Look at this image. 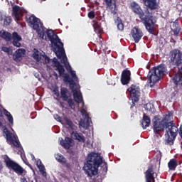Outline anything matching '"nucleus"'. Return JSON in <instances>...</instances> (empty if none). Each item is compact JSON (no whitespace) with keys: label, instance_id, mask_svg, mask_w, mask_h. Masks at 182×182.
Returning <instances> with one entry per match:
<instances>
[{"label":"nucleus","instance_id":"1","mask_svg":"<svg viewBox=\"0 0 182 182\" xmlns=\"http://www.w3.org/2000/svg\"><path fill=\"white\" fill-rule=\"evenodd\" d=\"M26 22L29 23L30 26H32L34 31H36L38 35L42 39H46L45 35H47V38L51 42L52 46L55 47L57 58L61 59V63H63L67 70L72 69L70 65L68 63V58L65 53V48H63V43L60 41V38L55 33V31L53 30L45 31L46 28L43 27V23L41 22V19L33 15L30 16L28 18L26 16ZM56 49H58V51H56Z\"/></svg>","mask_w":182,"mask_h":182},{"label":"nucleus","instance_id":"2","mask_svg":"<svg viewBox=\"0 0 182 182\" xmlns=\"http://www.w3.org/2000/svg\"><path fill=\"white\" fill-rule=\"evenodd\" d=\"M169 63L173 66L178 68V73L172 77L175 87V91L173 95L174 97H181L182 96V57L181 51L178 49H173L169 53Z\"/></svg>","mask_w":182,"mask_h":182},{"label":"nucleus","instance_id":"3","mask_svg":"<svg viewBox=\"0 0 182 182\" xmlns=\"http://www.w3.org/2000/svg\"><path fill=\"white\" fill-rule=\"evenodd\" d=\"M173 112H168L161 119L153 120V130L155 134H160L164 129L173 130L176 132L178 127L176 123L171 120Z\"/></svg>","mask_w":182,"mask_h":182},{"label":"nucleus","instance_id":"4","mask_svg":"<svg viewBox=\"0 0 182 182\" xmlns=\"http://www.w3.org/2000/svg\"><path fill=\"white\" fill-rule=\"evenodd\" d=\"M103 164V157L97 153L92 152L88 154L87 163L84 166V170L88 177H93L97 174V170Z\"/></svg>","mask_w":182,"mask_h":182},{"label":"nucleus","instance_id":"5","mask_svg":"<svg viewBox=\"0 0 182 182\" xmlns=\"http://www.w3.org/2000/svg\"><path fill=\"white\" fill-rule=\"evenodd\" d=\"M130 8L134 14L138 15L139 19H141V22L144 25L146 31L151 35H154V31L151 28V25L150 23V18H151V16H148L146 14V10L143 11L141 7L139 4L136 3V1H133L130 4Z\"/></svg>","mask_w":182,"mask_h":182},{"label":"nucleus","instance_id":"6","mask_svg":"<svg viewBox=\"0 0 182 182\" xmlns=\"http://www.w3.org/2000/svg\"><path fill=\"white\" fill-rule=\"evenodd\" d=\"M164 73H166V68L161 65L150 69L148 77L149 83L151 86H154L161 79V76H164Z\"/></svg>","mask_w":182,"mask_h":182},{"label":"nucleus","instance_id":"7","mask_svg":"<svg viewBox=\"0 0 182 182\" xmlns=\"http://www.w3.org/2000/svg\"><path fill=\"white\" fill-rule=\"evenodd\" d=\"M146 4L148 8L145 9V14L148 15V16H151L149 23H151L152 31H154L156 22H154V16H153V15L154 14V11L159 9V4H157V0H146Z\"/></svg>","mask_w":182,"mask_h":182},{"label":"nucleus","instance_id":"8","mask_svg":"<svg viewBox=\"0 0 182 182\" xmlns=\"http://www.w3.org/2000/svg\"><path fill=\"white\" fill-rule=\"evenodd\" d=\"M6 166L7 168H9V170H13L16 174H18V176H26V171L18 163L11 160V159L7 158L5 160Z\"/></svg>","mask_w":182,"mask_h":182},{"label":"nucleus","instance_id":"9","mask_svg":"<svg viewBox=\"0 0 182 182\" xmlns=\"http://www.w3.org/2000/svg\"><path fill=\"white\" fill-rule=\"evenodd\" d=\"M60 97L63 102H67L70 109H75V102L72 99V93L68 88L65 87L60 88Z\"/></svg>","mask_w":182,"mask_h":182},{"label":"nucleus","instance_id":"10","mask_svg":"<svg viewBox=\"0 0 182 182\" xmlns=\"http://www.w3.org/2000/svg\"><path fill=\"white\" fill-rule=\"evenodd\" d=\"M3 133L5 134L7 141H9L11 144L15 146V147L21 146L19 141L16 139V137L14 136V134L8 130V128H6V127H3Z\"/></svg>","mask_w":182,"mask_h":182},{"label":"nucleus","instance_id":"11","mask_svg":"<svg viewBox=\"0 0 182 182\" xmlns=\"http://www.w3.org/2000/svg\"><path fill=\"white\" fill-rule=\"evenodd\" d=\"M130 35L132 38L134 39V42L135 43H139L143 36H144V33H143V31L139 26H134L131 30Z\"/></svg>","mask_w":182,"mask_h":182},{"label":"nucleus","instance_id":"12","mask_svg":"<svg viewBox=\"0 0 182 182\" xmlns=\"http://www.w3.org/2000/svg\"><path fill=\"white\" fill-rule=\"evenodd\" d=\"M127 92H129L133 102H139L140 100V87L136 85H132L127 89Z\"/></svg>","mask_w":182,"mask_h":182},{"label":"nucleus","instance_id":"13","mask_svg":"<svg viewBox=\"0 0 182 182\" xmlns=\"http://www.w3.org/2000/svg\"><path fill=\"white\" fill-rule=\"evenodd\" d=\"M178 132V128H176V131H173L172 129H166V133L168 136L166 141V144H168L169 146H173V144H174V140H176V137H177Z\"/></svg>","mask_w":182,"mask_h":182},{"label":"nucleus","instance_id":"14","mask_svg":"<svg viewBox=\"0 0 182 182\" xmlns=\"http://www.w3.org/2000/svg\"><path fill=\"white\" fill-rule=\"evenodd\" d=\"M132 80V73L128 68L123 70L121 75V83L123 85H129Z\"/></svg>","mask_w":182,"mask_h":182},{"label":"nucleus","instance_id":"15","mask_svg":"<svg viewBox=\"0 0 182 182\" xmlns=\"http://www.w3.org/2000/svg\"><path fill=\"white\" fill-rule=\"evenodd\" d=\"M171 32H173V36H176V38L180 36V32H181V27L180 26L178 18L176 19L175 21L171 22Z\"/></svg>","mask_w":182,"mask_h":182},{"label":"nucleus","instance_id":"16","mask_svg":"<svg viewBox=\"0 0 182 182\" xmlns=\"http://www.w3.org/2000/svg\"><path fill=\"white\" fill-rule=\"evenodd\" d=\"M60 144L65 149V150H69L70 147L75 144V142L72 138H69L68 136H65V139L63 138H59Z\"/></svg>","mask_w":182,"mask_h":182},{"label":"nucleus","instance_id":"17","mask_svg":"<svg viewBox=\"0 0 182 182\" xmlns=\"http://www.w3.org/2000/svg\"><path fill=\"white\" fill-rule=\"evenodd\" d=\"M155 174L156 173L153 169V166H149L145 172L146 182H156V177L154 176Z\"/></svg>","mask_w":182,"mask_h":182},{"label":"nucleus","instance_id":"18","mask_svg":"<svg viewBox=\"0 0 182 182\" xmlns=\"http://www.w3.org/2000/svg\"><path fill=\"white\" fill-rule=\"evenodd\" d=\"M26 50L23 48H19L15 51L14 54L13 55V59L16 62H21L22 60V58L25 56Z\"/></svg>","mask_w":182,"mask_h":182},{"label":"nucleus","instance_id":"19","mask_svg":"<svg viewBox=\"0 0 182 182\" xmlns=\"http://www.w3.org/2000/svg\"><path fill=\"white\" fill-rule=\"evenodd\" d=\"M53 62L55 67V70L58 72L59 76H63V75H65V67H63V65L60 64V62H59L56 58H53Z\"/></svg>","mask_w":182,"mask_h":182},{"label":"nucleus","instance_id":"20","mask_svg":"<svg viewBox=\"0 0 182 182\" xmlns=\"http://www.w3.org/2000/svg\"><path fill=\"white\" fill-rule=\"evenodd\" d=\"M105 4L107 8L110 9V12L112 15L117 14V6H116V1L114 0H105Z\"/></svg>","mask_w":182,"mask_h":182},{"label":"nucleus","instance_id":"21","mask_svg":"<svg viewBox=\"0 0 182 182\" xmlns=\"http://www.w3.org/2000/svg\"><path fill=\"white\" fill-rule=\"evenodd\" d=\"M4 21V25L6 26H9L11 25V22H12V17L9 16H6L0 13V22Z\"/></svg>","mask_w":182,"mask_h":182},{"label":"nucleus","instance_id":"22","mask_svg":"<svg viewBox=\"0 0 182 182\" xmlns=\"http://www.w3.org/2000/svg\"><path fill=\"white\" fill-rule=\"evenodd\" d=\"M85 113V117L86 119V121H81L80 122V126H82V127H89V126H90V117H89V114H87V112H86V110H82V113Z\"/></svg>","mask_w":182,"mask_h":182},{"label":"nucleus","instance_id":"23","mask_svg":"<svg viewBox=\"0 0 182 182\" xmlns=\"http://www.w3.org/2000/svg\"><path fill=\"white\" fill-rule=\"evenodd\" d=\"M151 119H150V117L147 116L146 114H144L143 119L141 122V124L143 127V129H147V127H149L150 126V123H151Z\"/></svg>","mask_w":182,"mask_h":182},{"label":"nucleus","instance_id":"24","mask_svg":"<svg viewBox=\"0 0 182 182\" xmlns=\"http://www.w3.org/2000/svg\"><path fill=\"white\" fill-rule=\"evenodd\" d=\"M36 166L39 169L40 173H41L42 176L43 177H46L47 173H46V171H45L46 170L45 166L42 164V161H41V159L37 160Z\"/></svg>","mask_w":182,"mask_h":182},{"label":"nucleus","instance_id":"25","mask_svg":"<svg viewBox=\"0 0 182 182\" xmlns=\"http://www.w3.org/2000/svg\"><path fill=\"white\" fill-rule=\"evenodd\" d=\"M73 95L74 100L76 102V103H85L83 102V97L82 96V94L79 93L77 90H75L74 92H73Z\"/></svg>","mask_w":182,"mask_h":182},{"label":"nucleus","instance_id":"26","mask_svg":"<svg viewBox=\"0 0 182 182\" xmlns=\"http://www.w3.org/2000/svg\"><path fill=\"white\" fill-rule=\"evenodd\" d=\"M177 166H178V164L177 162V159H171L168 163V167L169 170H172V171L176 170V168H177Z\"/></svg>","mask_w":182,"mask_h":182},{"label":"nucleus","instance_id":"27","mask_svg":"<svg viewBox=\"0 0 182 182\" xmlns=\"http://www.w3.org/2000/svg\"><path fill=\"white\" fill-rule=\"evenodd\" d=\"M19 6H14L13 7V15L16 18V21H20L21 19V12H19Z\"/></svg>","mask_w":182,"mask_h":182},{"label":"nucleus","instance_id":"28","mask_svg":"<svg viewBox=\"0 0 182 182\" xmlns=\"http://www.w3.org/2000/svg\"><path fill=\"white\" fill-rule=\"evenodd\" d=\"M74 139L75 140L80 141V143H85L86 141V139H85L83 134H79L77 132L74 133Z\"/></svg>","mask_w":182,"mask_h":182},{"label":"nucleus","instance_id":"29","mask_svg":"<svg viewBox=\"0 0 182 182\" xmlns=\"http://www.w3.org/2000/svg\"><path fill=\"white\" fill-rule=\"evenodd\" d=\"M115 22L117 23V28L118 31H120V32L124 31V24L123 23V21L120 17H117Z\"/></svg>","mask_w":182,"mask_h":182},{"label":"nucleus","instance_id":"30","mask_svg":"<svg viewBox=\"0 0 182 182\" xmlns=\"http://www.w3.org/2000/svg\"><path fill=\"white\" fill-rule=\"evenodd\" d=\"M92 26L94 28V31L96 33H100L102 32V27L99 25L97 21L94 20L92 21Z\"/></svg>","mask_w":182,"mask_h":182},{"label":"nucleus","instance_id":"31","mask_svg":"<svg viewBox=\"0 0 182 182\" xmlns=\"http://www.w3.org/2000/svg\"><path fill=\"white\" fill-rule=\"evenodd\" d=\"M55 160H57V161H58V163H60V164H66L67 163V160L66 158H65V156H63V155L58 154L55 156Z\"/></svg>","mask_w":182,"mask_h":182},{"label":"nucleus","instance_id":"32","mask_svg":"<svg viewBox=\"0 0 182 182\" xmlns=\"http://www.w3.org/2000/svg\"><path fill=\"white\" fill-rule=\"evenodd\" d=\"M1 36L6 42H10L12 40V34L11 33L4 31Z\"/></svg>","mask_w":182,"mask_h":182},{"label":"nucleus","instance_id":"33","mask_svg":"<svg viewBox=\"0 0 182 182\" xmlns=\"http://www.w3.org/2000/svg\"><path fill=\"white\" fill-rule=\"evenodd\" d=\"M69 83H70V89L72 93H74L75 90H77V88H75V86H76V82H75L73 80H70V81H69Z\"/></svg>","mask_w":182,"mask_h":182},{"label":"nucleus","instance_id":"34","mask_svg":"<svg viewBox=\"0 0 182 182\" xmlns=\"http://www.w3.org/2000/svg\"><path fill=\"white\" fill-rule=\"evenodd\" d=\"M5 115L7 117V119L11 124H14V117L11 114V112L6 110Z\"/></svg>","mask_w":182,"mask_h":182},{"label":"nucleus","instance_id":"35","mask_svg":"<svg viewBox=\"0 0 182 182\" xmlns=\"http://www.w3.org/2000/svg\"><path fill=\"white\" fill-rule=\"evenodd\" d=\"M11 38L13 41H22V37H21V36H19V34H18L16 32L13 33Z\"/></svg>","mask_w":182,"mask_h":182},{"label":"nucleus","instance_id":"36","mask_svg":"<svg viewBox=\"0 0 182 182\" xmlns=\"http://www.w3.org/2000/svg\"><path fill=\"white\" fill-rule=\"evenodd\" d=\"M144 108L147 110V112H154V105L151 103H148L145 105Z\"/></svg>","mask_w":182,"mask_h":182},{"label":"nucleus","instance_id":"37","mask_svg":"<svg viewBox=\"0 0 182 182\" xmlns=\"http://www.w3.org/2000/svg\"><path fill=\"white\" fill-rule=\"evenodd\" d=\"M19 42H21V41L13 40L12 43H13L14 46H16V48H21V44Z\"/></svg>","mask_w":182,"mask_h":182},{"label":"nucleus","instance_id":"38","mask_svg":"<svg viewBox=\"0 0 182 182\" xmlns=\"http://www.w3.org/2000/svg\"><path fill=\"white\" fill-rule=\"evenodd\" d=\"M65 124L70 127V129H72L73 127V122H72V120L69 119H65Z\"/></svg>","mask_w":182,"mask_h":182},{"label":"nucleus","instance_id":"39","mask_svg":"<svg viewBox=\"0 0 182 182\" xmlns=\"http://www.w3.org/2000/svg\"><path fill=\"white\" fill-rule=\"evenodd\" d=\"M87 16L88 18H90V19H95V16H96V14H95V11H91L88 13Z\"/></svg>","mask_w":182,"mask_h":182},{"label":"nucleus","instance_id":"40","mask_svg":"<svg viewBox=\"0 0 182 182\" xmlns=\"http://www.w3.org/2000/svg\"><path fill=\"white\" fill-rule=\"evenodd\" d=\"M63 80L64 82H70V76L69 75V74H65L64 77H63Z\"/></svg>","mask_w":182,"mask_h":182},{"label":"nucleus","instance_id":"41","mask_svg":"<svg viewBox=\"0 0 182 182\" xmlns=\"http://www.w3.org/2000/svg\"><path fill=\"white\" fill-rule=\"evenodd\" d=\"M54 119L57 121V122H62V118L60 117V116H59V114H55L53 115Z\"/></svg>","mask_w":182,"mask_h":182},{"label":"nucleus","instance_id":"42","mask_svg":"<svg viewBox=\"0 0 182 182\" xmlns=\"http://www.w3.org/2000/svg\"><path fill=\"white\" fill-rule=\"evenodd\" d=\"M1 50L3 52H5L6 53H8V54H9V52H11V50L8 47H2Z\"/></svg>","mask_w":182,"mask_h":182},{"label":"nucleus","instance_id":"43","mask_svg":"<svg viewBox=\"0 0 182 182\" xmlns=\"http://www.w3.org/2000/svg\"><path fill=\"white\" fill-rule=\"evenodd\" d=\"M103 166L102 171L104 173H107V163L105 162Z\"/></svg>","mask_w":182,"mask_h":182},{"label":"nucleus","instance_id":"44","mask_svg":"<svg viewBox=\"0 0 182 182\" xmlns=\"http://www.w3.org/2000/svg\"><path fill=\"white\" fill-rule=\"evenodd\" d=\"M54 95H56L57 97H59L60 96V94L59 93V90H54Z\"/></svg>","mask_w":182,"mask_h":182},{"label":"nucleus","instance_id":"45","mask_svg":"<svg viewBox=\"0 0 182 182\" xmlns=\"http://www.w3.org/2000/svg\"><path fill=\"white\" fill-rule=\"evenodd\" d=\"M71 76L73 79H77V77L76 76V73H75V71L71 72Z\"/></svg>","mask_w":182,"mask_h":182},{"label":"nucleus","instance_id":"46","mask_svg":"<svg viewBox=\"0 0 182 182\" xmlns=\"http://www.w3.org/2000/svg\"><path fill=\"white\" fill-rule=\"evenodd\" d=\"M22 160H23V163H25V164H26V166H28V164H29V162L28 161L26 156H24V158H23Z\"/></svg>","mask_w":182,"mask_h":182},{"label":"nucleus","instance_id":"47","mask_svg":"<svg viewBox=\"0 0 182 182\" xmlns=\"http://www.w3.org/2000/svg\"><path fill=\"white\" fill-rule=\"evenodd\" d=\"M20 181L21 182H28V181L26 180V178H25V176H23L20 178Z\"/></svg>","mask_w":182,"mask_h":182},{"label":"nucleus","instance_id":"48","mask_svg":"<svg viewBox=\"0 0 182 182\" xmlns=\"http://www.w3.org/2000/svg\"><path fill=\"white\" fill-rule=\"evenodd\" d=\"M53 76H54L56 80L59 79V75H58V73H56V72L53 73Z\"/></svg>","mask_w":182,"mask_h":182},{"label":"nucleus","instance_id":"49","mask_svg":"<svg viewBox=\"0 0 182 182\" xmlns=\"http://www.w3.org/2000/svg\"><path fill=\"white\" fill-rule=\"evenodd\" d=\"M21 159H25V152L23 151H21Z\"/></svg>","mask_w":182,"mask_h":182},{"label":"nucleus","instance_id":"50","mask_svg":"<svg viewBox=\"0 0 182 182\" xmlns=\"http://www.w3.org/2000/svg\"><path fill=\"white\" fill-rule=\"evenodd\" d=\"M135 103H137V102H134V101L132 100V104L131 105V109H133V107H134V106H136Z\"/></svg>","mask_w":182,"mask_h":182},{"label":"nucleus","instance_id":"51","mask_svg":"<svg viewBox=\"0 0 182 182\" xmlns=\"http://www.w3.org/2000/svg\"><path fill=\"white\" fill-rule=\"evenodd\" d=\"M33 58H34V59H39V55L38 54H34Z\"/></svg>","mask_w":182,"mask_h":182},{"label":"nucleus","instance_id":"52","mask_svg":"<svg viewBox=\"0 0 182 182\" xmlns=\"http://www.w3.org/2000/svg\"><path fill=\"white\" fill-rule=\"evenodd\" d=\"M31 158L33 161L36 160V159H35V156L33 154H31Z\"/></svg>","mask_w":182,"mask_h":182},{"label":"nucleus","instance_id":"53","mask_svg":"<svg viewBox=\"0 0 182 182\" xmlns=\"http://www.w3.org/2000/svg\"><path fill=\"white\" fill-rule=\"evenodd\" d=\"M171 42H173L174 43H176V41L174 40V38H171V41H170Z\"/></svg>","mask_w":182,"mask_h":182},{"label":"nucleus","instance_id":"54","mask_svg":"<svg viewBox=\"0 0 182 182\" xmlns=\"http://www.w3.org/2000/svg\"><path fill=\"white\" fill-rule=\"evenodd\" d=\"M3 166H2V164L0 162V171H1V169L3 168Z\"/></svg>","mask_w":182,"mask_h":182},{"label":"nucleus","instance_id":"55","mask_svg":"<svg viewBox=\"0 0 182 182\" xmlns=\"http://www.w3.org/2000/svg\"><path fill=\"white\" fill-rule=\"evenodd\" d=\"M2 126V122L0 121V127Z\"/></svg>","mask_w":182,"mask_h":182},{"label":"nucleus","instance_id":"56","mask_svg":"<svg viewBox=\"0 0 182 182\" xmlns=\"http://www.w3.org/2000/svg\"><path fill=\"white\" fill-rule=\"evenodd\" d=\"M181 58H182V53H181Z\"/></svg>","mask_w":182,"mask_h":182},{"label":"nucleus","instance_id":"57","mask_svg":"<svg viewBox=\"0 0 182 182\" xmlns=\"http://www.w3.org/2000/svg\"><path fill=\"white\" fill-rule=\"evenodd\" d=\"M43 1H46V0H43Z\"/></svg>","mask_w":182,"mask_h":182}]
</instances>
